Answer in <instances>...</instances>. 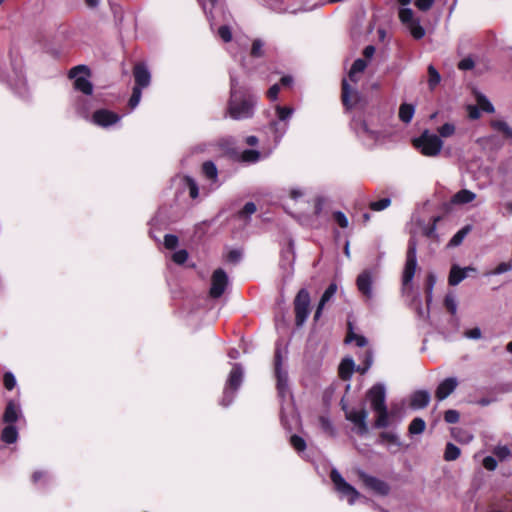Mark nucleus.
Returning <instances> with one entry per match:
<instances>
[{"instance_id": "obj_29", "label": "nucleus", "mask_w": 512, "mask_h": 512, "mask_svg": "<svg viewBox=\"0 0 512 512\" xmlns=\"http://www.w3.org/2000/svg\"><path fill=\"white\" fill-rule=\"evenodd\" d=\"M425 428V421L420 417H416L410 422L408 426V432L410 435H417L423 433Z\"/></svg>"}, {"instance_id": "obj_47", "label": "nucleus", "mask_w": 512, "mask_h": 512, "mask_svg": "<svg viewBox=\"0 0 512 512\" xmlns=\"http://www.w3.org/2000/svg\"><path fill=\"white\" fill-rule=\"evenodd\" d=\"M178 237L173 234H166L164 236V246L168 250H173L178 246Z\"/></svg>"}, {"instance_id": "obj_39", "label": "nucleus", "mask_w": 512, "mask_h": 512, "mask_svg": "<svg viewBox=\"0 0 512 512\" xmlns=\"http://www.w3.org/2000/svg\"><path fill=\"white\" fill-rule=\"evenodd\" d=\"M456 127L452 123H445L437 129L439 133V137L448 138L451 137L455 133Z\"/></svg>"}, {"instance_id": "obj_45", "label": "nucleus", "mask_w": 512, "mask_h": 512, "mask_svg": "<svg viewBox=\"0 0 512 512\" xmlns=\"http://www.w3.org/2000/svg\"><path fill=\"white\" fill-rule=\"evenodd\" d=\"M142 96V89L138 87H133L131 97L128 101V106L130 109H134L140 102Z\"/></svg>"}, {"instance_id": "obj_53", "label": "nucleus", "mask_w": 512, "mask_h": 512, "mask_svg": "<svg viewBox=\"0 0 512 512\" xmlns=\"http://www.w3.org/2000/svg\"><path fill=\"white\" fill-rule=\"evenodd\" d=\"M333 219L334 221L341 227V228H347L348 227V219L346 215L341 211H335L333 213Z\"/></svg>"}, {"instance_id": "obj_22", "label": "nucleus", "mask_w": 512, "mask_h": 512, "mask_svg": "<svg viewBox=\"0 0 512 512\" xmlns=\"http://www.w3.org/2000/svg\"><path fill=\"white\" fill-rule=\"evenodd\" d=\"M376 413V419L374 421V427L377 429H384L390 425V413L388 411L387 406L377 409L374 411Z\"/></svg>"}, {"instance_id": "obj_21", "label": "nucleus", "mask_w": 512, "mask_h": 512, "mask_svg": "<svg viewBox=\"0 0 512 512\" xmlns=\"http://www.w3.org/2000/svg\"><path fill=\"white\" fill-rule=\"evenodd\" d=\"M354 368L355 363L351 358L343 359L338 368L339 377L344 381L349 380L353 374Z\"/></svg>"}, {"instance_id": "obj_6", "label": "nucleus", "mask_w": 512, "mask_h": 512, "mask_svg": "<svg viewBox=\"0 0 512 512\" xmlns=\"http://www.w3.org/2000/svg\"><path fill=\"white\" fill-rule=\"evenodd\" d=\"M330 478L335 485L336 490L343 496L346 497L349 504H353L359 497L360 493L345 479L341 474L333 469L330 473Z\"/></svg>"}, {"instance_id": "obj_15", "label": "nucleus", "mask_w": 512, "mask_h": 512, "mask_svg": "<svg viewBox=\"0 0 512 512\" xmlns=\"http://www.w3.org/2000/svg\"><path fill=\"white\" fill-rule=\"evenodd\" d=\"M356 285L358 290L367 298L372 295V277L368 270L360 273L356 279Z\"/></svg>"}, {"instance_id": "obj_31", "label": "nucleus", "mask_w": 512, "mask_h": 512, "mask_svg": "<svg viewBox=\"0 0 512 512\" xmlns=\"http://www.w3.org/2000/svg\"><path fill=\"white\" fill-rule=\"evenodd\" d=\"M414 39L419 40L425 36V29L420 25L419 20L412 22L406 26Z\"/></svg>"}, {"instance_id": "obj_51", "label": "nucleus", "mask_w": 512, "mask_h": 512, "mask_svg": "<svg viewBox=\"0 0 512 512\" xmlns=\"http://www.w3.org/2000/svg\"><path fill=\"white\" fill-rule=\"evenodd\" d=\"M460 414L457 410L449 409L444 413V420L449 424H454L459 421Z\"/></svg>"}, {"instance_id": "obj_37", "label": "nucleus", "mask_w": 512, "mask_h": 512, "mask_svg": "<svg viewBox=\"0 0 512 512\" xmlns=\"http://www.w3.org/2000/svg\"><path fill=\"white\" fill-rule=\"evenodd\" d=\"M184 182L189 190V196L192 199H196L199 195V188L196 181L190 176H184Z\"/></svg>"}, {"instance_id": "obj_16", "label": "nucleus", "mask_w": 512, "mask_h": 512, "mask_svg": "<svg viewBox=\"0 0 512 512\" xmlns=\"http://www.w3.org/2000/svg\"><path fill=\"white\" fill-rule=\"evenodd\" d=\"M457 387V380L455 378H446L437 387L435 396L439 401L447 398Z\"/></svg>"}, {"instance_id": "obj_62", "label": "nucleus", "mask_w": 512, "mask_h": 512, "mask_svg": "<svg viewBox=\"0 0 512 512\" xmlns=\"http://www.w3.org/2000/svg\"><path fill=\"white\" fill-rule=\"evenodd\" d=\"M435 0H416L415 5L421 11L429 10L434 4Z\"/></svg>"}, {"instance_id": "obj_8", "label": "nucleus", "mask_w": 512, "mask_h": 512, "mask_svg": "<svg viewBox=\"0 0 512 512\" xmlns=\"http://www.w3.org/2000/svg\"><path fill=\"white\" fill-rule=\"evenodd\" d=\"M358 478L367 489L373 491L377 495L386 496L390 492V486L385 481L368 475L364 471L358 472Z\"/></svg>"}, {"instance_id": "obj_58", "label": "nucleus", "mask_w": 512, "mask_h": 512, "mask_svg": "<svg viewBox=\"0 0 512 512\" xmlns=\"http://www.w3.org/2000/svg\"><path fill=\"white\" fill-rule=\"evenodd\" d=\"M283 357L280 348H276L274 352V371L284 370L282 367Z\"/></svg>"}, {"instance_id": "obj_41", "label": "nucleus", "mask_w": 512, "mask_h": 512, "mask_svg": "<svg viewBox=\"0 0 512 512\" xmlns=\"http://www.w3.org/2000/svg\"><path fill=\"white\" fill-rule=\"evenodd\" d=\"M391 205L390 198H382L378 201H373L369 203V208L373 211H382L388 208Z\"/></svg>"}, {"instance_id": "obj_4", "label": "nucleus", "mask_w": 512, "mask_h": 512, "mask_svg": "<svg viewBox=\"0 0 512 512\" xmlns=\"http://www.w3.org/2000/svg\"><path fill=\"white\" fill-rule=\"evenodd\" d=\"M310 294L307 289L302 288L296 294L293 305L295 312V324L301 327L310 314Z\"/></svg>"}, {"instance_id": "obj_44", "label": "nucleus", "mask_w": 512, "mask_h": 512, "mask_svg": "<svg viewBox=\"0 0 512 512\" xmlns=\"http://www.w3.org/2000/svg\"><path fill=\"white\" fill-rule=\"evenodd\" d=\"M336 291H337V285L335 283H331L326 288V290L324 291V293L321 296V299L319 301V302H321V306H324L326 304V302H328L334 296Z\"/></svg>"}, {"instance_id": "obj_55", "label": "nucleus", "mask_w": 512, "mask_h": 512, "mask_svg": "<svg viewBox=\"0 0 512 512\" xmlns=\"http://www.w3.org/2000/svg\"><path fill=\"white\" fill-rule=\"evenodd\" d=\"M366 67V61L364 59L358 58L353 62L350 70H352V74H357L363 72L366 69Z\"/></svg>"}, {"instance_id": "obj_30", "label": "nucleus", "mask_w": 512, "mask_h": 512, "mask_svg": "<svg viewBox=\"0 0 512 512\" xmlns=\"http://www.w3.org/2000/svg\"><path fill=\"white\" fill-rule=\"evenodd\" d=\"M461 450L453 443H447L444 451L445 461H454L459 458Z\"/></svg>"}, {"instance_id": "obj_50", "label": "nucleus", "mask_w": 512, "mask_h": 512, "mask_svg": "<svg viewBox=\"0 0 512 512\" xmlns=\"http://www.w3.org/2000/svg\"><path fill=\"white\" fill-rule=\"evenodd\" d=\"M187 259L188 252L185 249L178 250L172 255V260L179 265L184 264L187 261Z\"/></svg>"}, {"instance_id": "obj_13", "label": "nucleus", "mask_w": 512, "mask_h": 512, "mask_svg": "<svg viewBox=\"0 0 512 512\" xmlns=\"http://www.w3.org/2000/svg\"><path fill=\"white\" fill-rule=\"evenodd\" d=\"M134 87L139 89L146 88L150 85L151 74L147 68V65L143 62H138L133 67Z\"/></svg>"}, {"instance_id": "obj_33", "label": "nucleus", "mask_w": 512, "mask_h": 512, "mask_svg": "<svg viewBox=\"0 0 512 512\" xmlns=\"http://www.w3.org/2000/svg\"><path fill=\"white\" fill-rule=\"evenodd\" d=\"M470 231V226H465L460 229L449 241L448 246L456 247L462 243L468 232Z\"/></svg>"}, {"instance_id": "obj_38", "label": "nucleus", "mask_w": 512, "mask_h": 512, "mask_svg": "<svg viewBox=\"0 0 512 512\" xmlns=\"http://www.w3.org/2000/svg\"><path fill=\"white\" fill-rule=\"evenodd\" d=\"M290 444L297 452H303L307 447L306 441L296 434L290 437Z\"/></svg>"}, {"instance_id": "obj_36", "label": "nucleus", "mask_w": 512, "mask_h": 512, "mask_svg": "<svg viewBox=\"0 0 512 512\" xmlns=\"http://www.w3.org/2000/svg\"><path fill=\"white\" fill-rule=\"evenodd\" d=\"M428 76L429 87L430 89H434L440 83L441 77L433 65L428 66Z\"/></svg>"}, {"instance_id": "obj_9", "label": "nucleus", "mask_w": 512, "mask_h": 512, "mask_svg": "<svg viewBox=\"0 0 512 512\" xmlns=\"http://www.w3.org/2000/svg\"><path fill=\"white\" fill-rule=\"evenodd\" d=\"M228 286V276L222 268L214 270L211 276L209 295L213 299L220 298Z\"/></svg>"}, {"instance_id": "obj_35", "label": "nucleus", "mask_w": 512, "mask_h": 512, "mask_svg": "<svg viewBox=\"0 0 512 512\" xmlns=\"http://www.w3.org/2000/svg\"><path fill=\"white\" fill-rule=\"evenodd\" d=\"M399 19L405 26L417 20L414 18V12L410 8H401L399 10Z\"/></svg>"}, {"instance_id": "obj_28", "label": "nucleus", "mask_w": 512, "mask_h": 512, "mask_svg": "<svg viewBox=\"0 0 512 512\" xmlns=\"http://www.w3.org/2000/svg\"><path fill=\"white\" fill-rule=\"evenodd\" d=\"M202 172L207 179L213 182L217 180L218 170L216 165L212 161H205L202 164Z\"/></svg>"}, {"instance_id": "obj_5", "label": "nucleus", "mask_w": 512, "mask_h": 512, "mask_svg": "<svg viewBox=\"0 0 512 512\" xmlns=\"http://www.w3.org/2000/svg\"><path fill=\"white\" fill-rule=\"evenodd\" d=\"M417 268V241L415 238H410L406 252V261L402 274V284L409 285L415 275Z\"/></svg>"}, {"instance_id": "obj_49", "label": "nucleus", "mask_w": 512, "mask_h": 512, "mask_svg": "<svg viewBox=\"0 0 512 512\" xmlns=\"http://www.w3.org/2000/svg\"><path fill=\"white\" fill-rule=\"evenodd\" d=\"M219 37L226 43L232 40V32L229 26L222 25L218 28Z\"/></svg>"}, {"instance_id": "obj_14", "label": "nucleus", "mask_w": 512, "mask_h": 512, "mask_svg": "<svg viewBox=\"0 0 512 512\" xmlns=\"http://www.w3.org/2000/svg\"><path fill=\"white\" fill-rule=\"evenodd\" d=\"M93 122L101 127H108L120 120V116L108 109H98L92 115Z\"/></svg>"}, {"instance_id": "obj_63", "label": "nucleus", "mask_w": 512, "mask_h": 512, "mask_svg": "<svg viewBox=\"0 0 512 512\" xmlns=\"http://www.w3.org/2000/svg\"><path fill=\"white\" fill-rule=\"evenodd\" d=\"M279 91H280V86L279 84H274L272 85L268 91H267V97L271 100V101H274L278 98V94H279Z\"/></svg>"}, {"instance_id": "obj_11", "label": "nucleus", "mask_w": 512, "mask_h": 512, "mask_svg": "<svg viewBox=\"0 0 512 512\" xmlns=\"http://www.w3.org/2000/svg\"><path fill=\"white\" fill-rule=\"evenodd\" d=\"M366 398L370 401V406L373 411L387 406L385 388L380 383L373 385L366 392Z\"/></svg>"}, {"instance_id": "obj_26", "label": "nucleus", "mask_w": 512, "mask_h": 512, "mask_svg": "<svg viewBox=\"0 0 512 512\" xmlns=\"http://www.w3.org/2000/svg\"><path fill=\"white\" fill-rule=\"evenodd\" d=\"M491 127L502 133L506 139H512V128L503 120H492Z\"/></svg>"}, {"instance_id": "obj_10", "label": "nucleus", "mask_w": 512, "mask_h": 512, "mask_svg": "<svg viewBox=\"0 0 512 512\" xmlns=\"http://www.w3.org/2000/svg\"><path fill=\"white\" fill-rule=\"evenodd\" d=\"M367 416L368 412L365 408L360 410H345V418L356 426L359 435H365L369 431L366 423Z\"/></svg>"}, {"instance_id": "obj_25", "label": "nucleus", "mask_w": 512, "mask_h": 512, "mask_svg": "<svg viewBox=\"0 0 512 512\" xmlns=\"http://www.w3.org/2000/svg\"><path fill=\"white\" fill-rule=\"evenodd\" d=\"M415 113V108L412 104L403 103L399 107V119L405 123L408 124L411 122L413 116Z\"/></svg>"}, {"instance_id": "obj_43", "label": "nucleus", "mask_w": 512, "mask_h": 512, "mask_svg": "<svg viewBox=\"0 0 512 512\" xmlns=\"http://www.w3.org/2000/svg\"><path fill=\"white\" fill-rule=\"evenodd\" d=\"M372 365V353L370 351H366L364 355V360L361 365H359L356 369L360 374H365Z\"/></svg>"}, {"instance_id": "obj_46", "label": "nucleus", "mask_w": 512, "mask_h": 512, "mask_svg": "<svg viewBox=\"0 0 512 512\" xmlns=\"http://www.w3.org/2000/svg\"><path fill=\"white\" fill-rule=\"evenodd\" d=\"M353 340L356 342V345L358 347H364V346L367 345V339L364 336L355 334L352 331H350L347 334L345 341L346 342H351Z\"/></svg>"}, {"instance_id": "obj_54", "label": "nucleus", "mask_w": 512, "mask_h": 512, "mask_svg": "<svg viewBox=\"0 0 512 512\" xmlns=\"http://www.w3.org/2000/svg\"><path fill=\"white\" fill-rule=\"evenodd\" d=\"M4 387L11 391L16 386V379L11 372H6L3 376Z\"/></svg>"}, {"instance_id": "obj_42", "label": "nucleus", "mask_w": 512, "mask_h": 512, "mask_svg": "<svg viewBox=\"0 0 512 512\" xmlns=\"http://www.w3.org/2000/svg\"><path fill=\"white\" fill-rule=\"evenodd\" d=\"M444 307L451 314L455 315L457 311V303L452 294H447L444 298Z\"/></svg>"}, {"instance_id": "obj_48", "label": "nucleus", "mask_w": 512, "mask_h": 512, "mask_svg": "<svg viewBox=\"0 0 512 512\" xmlns=\"http://www.w3.org/2000/svg\"><path fill=\"white\" fill-rule=\"evenodd\" d=\"M379 441L381 443L387 442L390 444L399 445L398 437L390 432H381L379 434Z\"/></svg>"}, {"instance_id": "obj_59", "label": "nucleus", "mask_w": 512, "mask_h": 512, "mask_svg": "<svg viewBox=\"0 0 512 512\" xmlns=\"http://www.w3.org/2000/svg\"><path fill=\"white\" fill-rule=\"evenodd\" d=\"M512 269V263L511 262H501L498 264L495 269L491 272V274L499 275L505 272H508Z\"/></svg>"}, {"instance_id": "obj_18", "label": "nucleus", "mask_w": 512, "mask_h": 512, "mask_svg": "<svg viewBox=\"0 0 512 512\" xmlns=\"http://www.w3.org/2000/svg\"><path fill=\"white\" fill-rule=\"evenodd\" d=\"M430 402V394L426 390L415 391L410 398V407L413 409L425 408Z\"/></svg>"}, {"instance_id": "obj_40", "label": "nucleus", "mask_w": 512, "mask_h": 512, "mask_svg": "<svg viewBox=\"0 0 512 512\" xmlns=\"http://www.w3.org/2000/svg\"><path fill=\"white\" fill-rule=\"evenodd\" d=\"M263 42L260 39H255L252 42L250 55L254 58H260L264 56Z\"/></svg>"}, {"instance_id": "obj_2", "label": "nucleus", "mask_w": 512, "mask_h": 512, "mask_svg": "<svg viewBox=\"0 0 512 512\" xmlns=\"http://www.w3.org/2000/svg\"><path fill=\"white\" fill-rule=\"evenodd\" d=\"M443 144L442 139L428 129L412 139L413 147L425 157H437L441 153Z\"/></svg>"}, {"instance_id": "obj_24", "label": "nucleus", "mask_w": 512, "mask_h": 512, "mask_svg": "<svg viewBox=\"0 0 512 512\" xmlns=\"http://www.w3.org/2000/svg\"><path fill=\"white\" fill-rule=\"evenodd\" d=\"M1 441L6 444H13L18 439V431L14 425L8 424L1 432Z\"/></svg>"}, {"instance_id": "obj_64", "label": "nucleus", "mask_w": 512, "mask_h": 512, "mask_svg": "<svg viewBox=\"0 0 512 512\" xmlns=\"http://www.w3.org/2000/svg\"><path fill=\"white\" fill-rule=\"evenodd\" d=\"M474 67V61L471 58H464L458 63L460 70H470Z\"/></svg>"}, {"instance_id": "obj_20", "label": "nucleus", "mask_w": 512, "mask_h": 512, "mask_svg": "<svg viewBox=\"0 0 512 512\" xmlns=\"http://www.w3.org/2000/svg\"><path fill=\"white\" fill-rule=\"evenodd\" d=\"M476 194L468 189H461L453 195L451 203L455 205H463L474 201Z\"/></svg>"}, {"instance_id": "obj_1", "label": "nucleus", "mask_w": 512, "mask_h": 512, "mask_svg": "<svg viewBox=\"0 0 512 512\" xmlns=\"http://www.w3.org/2000/svg\"><path fill=\"white\" fill-rule=\"evenodd\" d=\"M256 97L246 88L236 87V81L231 79V94L228 102L229 116L234 120L251 118L254 114Z\"/></svg>"}, {"instance_id": "obj_32", "label": "nucleus", "mask_w": 512, "mask_h": 512, "mask_svg": "<svg viewBox=\"0 0 512 512\" xmlns=\"http://www.w3.org/2000/svg\"><path fill=\"white\" fill-rule=\"evenodd\" d=\"M476 101H477V107L486 112V113H493L494 112V106L492 103L486 98V96L478 93L476 95Z\"/></svg>"}, {"instance_id": "obj_7", "label": "nucleus", "mask_w": 512, "mask_h": 512, "mask_svg": "<svg viewBox=\"0 0 512 512\" xmlns=\"http://www.w3.org/2000/svg\"><path fill=\"white\" fill-rule=\"evenodd\" d=\"M79 73H83L86 76L90 75V69L86 65H77L70 69L69 78H75L74 88L81 91L85 95H91L93 92V85L86 77H77Z\"/></svg>"}, {"instance_id": "obj_27", "label": "nucleus", "mask_w": 512, "mask_h": 512, "mask_svg": "<svg viewBox=\"0 0 512 512\" xmlns=\"http://www.w3.org/2000/svg\"><path fill=\"white\" fill-rule=\"evenodd\" d=\"M491 127L502 133L506 139H512V128L503 120H492Z\"/></svg>"}, {"instance_id": "obj_17", "label": "nucleus", "mask_w": 512, "mask_h": 512, "mask_svg": "<svg viewBox=\"0 0 512 512\" xmlns=\"http://www.w3.org/2000/svg\"><path fill=\"white\" fill-rule=\"evenodd\" d=\"M468 271H476V269L473 267L461 268L456 264L452 265L448 276V284L450 286L458 285L467 277Z\"/></svg>"}, {"instance_id": "obj_19", "label": "nucleus", "mask_w": 512, "mask_h": 512, "mask_svg": "<svg viewBox=\"0 0 512 512\" xmlns=\"http://www.w3.org/2000/svg\"><path fill=\"white\" fill-rule=\"evenodd\" d=\"M276 377V389L281 398H285L288 393V374L285 370L274 371Z\"/></svg>"}, {"instance_id": "obj_56", "label": "nucleus", "mask_w": 512, "mask_h": 512, "mask_svg": "<svg viewBox=\"0 0 512 512\" xmlns=\"http://www.w3.org/2000/svg\"><path fill=\"white\" fill-rule=\"evenodd\" d=\"M510 453L511 451L507 446H497L494 449V455L501 461L506 459Z\"/></svg>"}, {"instance_id": "obj_60", "label": "nucleus", "mask_w": 512, "mask_h": 512, "mask_svg": "<svg viewBox=\"0 0 512 512\" xmlns=\"http://www.w3.org/2000/svg\"><path fill=\"white\" fill-rule=\"evenodd\" d=\"M435 283V275L433 273H429L425 281V294H432Z\"/></svg>"}, {"instance_id": "obj_12", "label": "nucleus", "mask_w": 512, "mask_h": 512, "mask_svg": "<svg viewBox=\"0 0 512 512\" xmlns=\"http://www.w3.org/2000/svg\"><path fill=\"white\" fill-rule=\"evenodd\" d=\"M360 100L358 91L353 90L344 78L341 83V101L346 110L353 109Z\"/></svg>"}, {"instance_id": "obj_23", "label": "nucleus", "mask_w": 512, "mask_h": 512, "mask_svg": "<svg viewBox=\"0 0 512 512\" xmlns=\"http://www.w3.org/2000/svg\"><path fill=\"white\" fill-rule=\"evenodd\" d=\"M19 411L16 404L13 401H9L6 405L4 414H3V422L7 424H13L18 420Z\"/></svg>"}, {"instance_id": "obj_3", "label": "nucleus", "mask_w": 512, "mask_h": 512, "mask_svg": "<svg viewBox=\"0 0 512 512\" xmlns=\"http://www.w3.org/2000/svg\"><path fill=\"white\" fill-rule=\"evenodd\" d=\"M243 380V370L242 367L239 364H234L230 373L229 377L226 382L225 389L223 391V396L221 399L220 404L224 407L229 406L233 399L235 392L240 387Z\"/></svg>"}, {"instance_id": "obj_57", "label": "nucleus", "mask_w": 512, "mask_h": 512, "mask_svg": "<svg viewBox=\"0 0 512 512\" xmlns=\"http://www.w3.org/2000/svg\"><path fill=\"white\" fill-rule=\"evenodd\" d=\"M257 210L255 203L253 202H247L243 208L240 210L239 215L240 217H246L250 216L251 214L255 213Z\"/></svg>"}, {"instance_id": "obj_52", "label": "nucleus", "mask_w": 512, "mask_h": 512, "mask_svg": "<svg viewBox=\"0 0 512 512\" xmlns=\"http://www.w3.org/2000/svg\"><path fill=\"white\" fill-rule=\"evenodd\" d=\"M276 111H277V117L281 121L287 120L293 113V109L290 107H286V106L285 107L277 106Z\"/></svg>"}, {"instance_id": "obj_61", "label": "nucleus", "mask_w": 512, "mask_h": 512, "mask_svg": "<svg viewBox=\"0 0 512 512\" xmlns=\"http://www.w3.org/2000/svg\"><path fill=\"white\" fill-rule=\"evenodd\" d=\"M483 466L485 469L489 470V471H493L496 469L497 467V461L494 457L492 456H486L484 459H483Z\"/></svg>"}, {"instance_id": "obj_34", "label": "nucleus", "mask_w": 512, "mask_h": 512, "mask_svg": "<svg viewBox=\"0 0 512 512\" xmlns=\"http://www.w3.org/2000/svg\"><path fill=\"white\" fill-rule=\"evenodd\" d=\"M260 159V152L253 149H246L241 153L240 160L246 163H255Z\"/></svg>"}]
</instances>
